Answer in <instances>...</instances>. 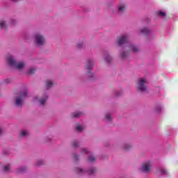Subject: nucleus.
<instances>
[{
    "mask_svg": "<svg viewBox=\"0 0 178 178\" xmlns=\"http://www.w3.org/2000/svg\"><path fill=\"white\" fill-rule=\"evenodd\" d=\"M6 60L9 66L13 67L14 69L22 70V69L24 67V63L23 62H17L12 55H8L6 58Z\"/></svg>",
    "mask_w": 178,
    "mask_h": 178,
    "instance_id": "nucleus-1",
    "label": "nucleus"
},
{
    "mask_svg": "<svg viewBox=\"0 0 178 178\" xmlns=\"http://www.w3.org/2000/svg\"><path fill=\"white\" fill-rule=\"evenodd\" d=\"M27 97V90H24L21 93L18 97L15 99V105L16 106H22L23 105V99Z\"/></svg>",
    "mask_w": 178,
    "mask_h": 178,
    "instance_id": "nucleus-2",
    "label": "nucleus"
},
{
    "mask_svg": "<svg viewBox=\"0 0 178 178\" xmlns=\"http://www.w3.org/2000/svg\"><path fill=\"white\" fill-rule=\"evenodd\" d=\"M147 79L145 78H140L138 82V88L142 92H145L147 91Z\"/></svg>",
    "mask_w": 178,
    "mask_h": 178,
    "instance_id": "nucleus-3",
    "label": "nucleus"
},
{
    "mask_svg": "<svg viewBox=\"0 0 178 178\" xmlns=\"http://www.w3.org/2000/svg\"><path fill=\"white\" fill-rule=\"evenodd\" d=\"M35 42L38 47H41L45 44V38L40 33H36L35 35Z\"/></svg>",
    "mask_w": 178,
    "mask_h": 178,
    "instance_id": "nucleus-4",
    "label": "nucleus"
},
{
    "mask_svg": "<svg viewBox=\"0 0 178 178\" xmlns=\"http://www.w3.org/2000/svg\"><path fill=\"white\" fill-rule=\"evenodd\" d=\"M152 166V163L149 161H147L143 163V165L140 168V170H141V172H144V173H147V172H149V170H151Z\"/></svg>",
    "mask_w": 178,
    "mask_h": 178,
    "instance_id": "nucleus-5",
    "label": "nucleus"
},
{
    "mask_svg": "<svg viewBox=\"0 0 178 178\" xmlns=\"http://www.w3.org/2000/svg\"><path fill=\"white\" fill-rule=\"evenodd\" d=\"M76 172L79 175H84V173H87V175H93V173L95 172V168H90L88 170H85L81 168H77Z\"/></svg>",
    "mask_w": 178,
    "mask_h": 178,
    "instance_id": "nucleus-6",
    "label": "nucleus"
},
{
    "mask_svg": "<svg viewBox=\"0 0 178 178\" xmlns=\"http://www.w3.org/2000/svg\"><path fill=\"white\" fill-rule=\"evenodd\" d=\"M129 41V35L127 34L122 35L118 40V45H123L124 44H126Z\"/></svg>",
    "mask_w": 178,
    "mask_h": 178,
    "instance_id": "nucleus-7",
    "label": "nucleus"
},
{
    "mask_svg": "<svg viewBox=\"0 0 178 178\" xmlns=\"http://www.w3.org/2000/svg\"><path fill=\"white\" fill-rule=\"evenodd\" d=\"M158 173H160V175H161L162 176H168V175H169V173L168 172V170H166V169L161 168L159 170H157Z\"/></svg>",
    "mask_w": 178,
    "mask_h": 178,
    "instance_id": "nucleus-8",
    "label": "nucleus"
},
{
    "mask_svg": "<svg viewBox=\"0 0 178 178\" xmlns=\"http://www.w3.org/2000/svg\"><path fill=\"white\" fill-rule=\"evenodd\" d=\"M104 59L107 63H111V60H112V57L109 56L108 53L104 54Z\"/></svg>",
    "mask_w": 178,
    "mask_h": 178,
    "instance_id": "nucleus-9",
    "label": "nucleus"
},
{
    "mask_svg": "<svg viewBox=\"0 0 178 178\" xmlns=\"http://www.w3.org/2000/svg\"><path fill=\"white\" fill-rule=\"evenodd\" d=\"M47 99H48V95H44L42 98L39 100V103L40 105H44V104L47 102Z\"/></svg>",
    "mask_w": 178,
    "mask_h": 178,
    "instance_id": "nucleus-10",
    "label": "nucleus"
},
{
    "mask_svg": "<svg viewBox=\"0 0 178 178\" xmlns=\"http://www.w3.org/2000/svg\"><path fill=\"white\" fill-rule=\"evenodd\" d=\"M127 47L132 49L133 52H138V47H136L134 44H128Z\"/></svg>",
    "mask_w": 178,
    "mask_h": 178,
    "instance_id": "nucleus-11",
    "label": "nucleus"
},
{
    "mask_svg": "<svg viewBox=\"0 0 178 178\" xmlns=\"http://www.w3.org/2000/svg\"><path fill=\"white\" fill-rule=\"evenodd\" d=\"M86 69L87 70H91L92 69V60H88L86 65Z\"/></svg>",
    "mask_w": 178,
    "mask_h": 178,
    "instance_id": "nucleus-12",
    "label": "nucleus"
},
{
    "mask_svg": "<svg viewBox=\"0 0 178 178\" xmlns=\"http://www.w3.org/2000/svg\"><path fill=\"white\" fill-rule=\"evenodd\" d=\"M52 86H54V83L52 82V81H51V80L46 81L47 90H49V88H51V87H52Z\"/></svg>",
    "mask_w": 178,
    "mask_h": 178,
    "instance_id": "nucleus-13",
    "label": "nucleus"
},
{
    "mask_svg": "<svg viewBox=\"0 0 178 178\" xmlns=\"http://www.w3.org/2000/svg\"><path fill=\"white\" fill-rule=\"evenodd\" d=\"M124 9H126V6H124V4H121L118 6L119 13H122V12H124Z\"/></svg>",
    "mask_w": 178,
    "mask_h": 178,
    "instance_id": "nucleus-14",
    "label": "nucleus"
},
{
    "mask_svg": "<svg viewBox=\"0 0 178 178\" xmlns=\"http://www.w3.org/2000/svg\"><path fill=\"white\" fill-rule=\"evenodd\" d=\"M26 170H27V168L24 166H22L17 170V173H24Z\"/></svg>",
    "mask_w": 178,
    "mask_h": 178,
    "instance_id": "nucleus-15",
    "label": "nucleus"
},
{
    "mask_svg": "<svg viewBox=\"0 0 178 178\" xmlns=\"http://www.w3.org/2000/svg\"><path fill=\"white\" fill-rule=\"evenodd\" d=\"M81 115H83V113L76 111L75 113H72V118H80V116H81Z\"/></svg>",
    "mask_w": 178,
    "mask_h": 178,
    "instance_id": "nucleus-16",
    "label": "nucleus"
},
{
    "mask_svg": "<svg viewBox=\"0 0 178 178\" xmlns=\"http://www.w3.org/2000/svg\"><path fill=\"white\" fill-rule=\"evenodd\" d=\"M163 109V106H161V105H158L156 106L155 108V111L157 113H160V112H162Z\"/></svg>",
    "mask_w": 178,
    "mask_h": 178,
    "instance_id": "nucleus-17",
    "label": "nucleus"
},
{
    "mask_svg": "<svg viewBox=\"0 0 178 178\" xmlns=\"http://www.w3.org/2000/svg\"><path fill=\"white\" fill-rule=\"evenodd\" d=\"M105 122H111L112 120V118L111 117V114L106 113L104 118Z\"/></svg>",
    "mask_w": 178,
    "mask_h": 178,
    "instance_id": "nucleus-18",
    "label": "nucleus"
},
{
    "mask_svg": "<svg viewBox=\"0 0 178 178\" xmlns=\"http://www.w3.org/2000/svg\"><path fill=\"white\" fill-rule=\"evenodd\" d=\"M35 70H37V69L32 67V68H29L27 71V74H33V73H35Z\"/></svg>",
    "mask_w": 178,
    "mask_h": 178,
    "instance_id": "nucleus-19",
    "label": "nucleus"
},
{
    "mask_svg": "<svg viewBox=\"0 0 178 178\" xmlns=\"http://www.w3.org/2000/svg\"><path fill=\"white\" fill-rule=\"evenodd\" d=\"M3 172H5L6 173H8V172H9V171L10 170V165H5V166L3 168Z\"/></svg>",
    "mask_w": 178,
    "mask_h": 178,
    "instance_id": "nucleus-20",
    "label": "nucleus"
},
{
    "mask_svg": "<svg viewBox=\"0 0 178 178\" xmlns=\"http://www.w3.org/2000/svg\"><path fill=\"white\" fill-rule=\"evenodd\" d=\"M75 130L80 133L82 130H84V127H81V125L78 124L75 127Z\"/></svg>",
    "mask_w": 178,
    "mask_h": 178,
    "instance_id": "nucleus-21",
    "label": "nucleus"
},
{
    "mask_svg": "<svg viewBox=\"0 0 178 178\" xmlns=\"http://www.w3.org/2000/svg\"><path fill=\"white\" fill-rule=\"evenodd\" d=\"M140 33H142V34H149V29L144 28L140 31Z\"/></svg>",
    "mask_w": 178,
    "mask_h": 178,
    "instance_id": "nucleus-22",
    "label": "nucleus"
},
{
    "mask_svg": "<svg viewBox=\"0 0 178 178\" xmlns=\"http://www.w3.org/2000/svg\"><path fill=\"white\" fill-rule=\"evenodd\" d=\"M0 27L1 29H5L6 27V24L5 23L4 21H3V20L0 21Z\"/></svg>",
    "mask_w": 178,
    "mask_h": 178,
    "instance_id": "nucleus-23",
    "label": "nucleus"
},
{
    "mask_svg": "<svg viewBox=\"0 0 178 178\" xmlns=\"http://www.w3.org/2000/svg\"><path fill=\"white\" fill-rule=\"evenodd\" d=\"M29 134V133L27 132V131H25V130H22L20 133V135L22 136V137H26L27 135Z\"/></svg>",
    "mask_w": 178,
    "mask_h": 178,
    "instance_id": "nucleus-24",
    "label": "nucleus"
},
{
    "mask_svg": "<svg viewBox=\"0 0 178 178\" xmlns=\"http://www.w3.org/2000/svg\"><path fill=\"white\" fill-rule=\"evenodd\" d=\"M120 56L122 59H125L127 57V52L121 53Z\"/></svg>",
    "mask_w": 178,
    "mask_h": 178,
    "instance_id": "nucleus-25",
    "label": "nucleus"
},
{
    "mask_svg": "<svg viewBox=\"0 0 178 178\" xmlns=\"http://www.w3.org/2000/svg\"><path fill=\"white\" fill-rule=\"evenodd\" d=\"M89 162H94L95 161V158L92 156V155H90L88 157Z\"/></svg>",
    "mask_w": 178,
    "mask_h": 178,
    "instance_id": "nucleus-26",
    "label": "nucleus"
},
{
    "mask_svg": "<svg viewBox=\"0 0 178 178\" xmlns=\"http://www.w3.org/2000/svg\"><path fill=\"white\" fill-rule=\"evenodd\" d=\"M158 16H159L160 17H163L165 16V13L162 12V11H159L157 13Z\"/></svg>",
    "mask_w": 178,
    "mask_h": 178,
    "instance_id": "nucleus-27",
    "label": "nucleus"
},
{
    "mask_svg": "<svg viewBox=\"0 0 178 178\" xmlns=\"http://www.w3.org/2000/svg\"><path fill=\"white\" fill-rule=\"evenodd\" d=\"M40 165H44V161L42 160H39L37 163H36V165L37 166H40Z\"/></svg>",
    "mask_w": 178,
    "mask_h": 178,
    "instance_id": "nucleus-28",
    "label": "nucleus"
},
{
    "mask_svg": "<svg viewBox=\"0 0 178 178\" xmlns=\"http://www.w3.org/2000/svg\"><path fill=\"white\" fill-rule=\"evenodd\" d=\"M72 145H73V147H74L75 148H76V147H79V142H77V141H74V142L72 143Z\"/></svg>",
    "mask_w": 178,
    "mask_h": 178,
    "instance_id": "nucleus-29",
    "label": "nucleus"
},
{
    "mask_svg": "<svg viewBox=\"0 0 178 178\" xmlns=\"http://www.w3.org/2000/svg\"><path fill=\"white\" fill-rule=\"evenodd\" d=\"M131 147V145L127 144V145H124V149H129V148H130Z\"/></svg>",
    "mask_w": 178,
    "mask_h": 178,
    "instance_id": "nucleus-30",
    "label": "nucleus"
},
{
    "mask_svg": "<svg viewBox=\"0 0 178 178\" xmlns=\"http://www.w3.org/2000/svg\"><path fill=\"white\" fill-rule=\"evenodd\" d=\"M82 152L83 154H88L89 152H88V149L83 148V149H82Z\"/></svg>",
    "mask_w": 178,
    "mask_h": 178,
    "instance_id": "nucleus-31",
    "label": "nucleus"
},
{
    "mask_svg": "<svg viewBox=\"0 0 178 178\" xmlns=\"http://www.w3.org/2000/svg\"><path fill=\"white\" fill-rule=\"evenodd\" d=\"M76 47H77L78 49L81 48L83 47V43H78Z\"/></svg>",
    "mask_w": 178,
    "mask_h": 178,
    "instance_id": "nucleus-32",
    "label": "nucleus"
},
{
    "mask_svg": "<svg viewBox=\"0 0 178 178\" xmlns=\"http://www.w3.org/2000/svg\"><path fill=\"white\" fill-rule=\"evenodd\" d=\"M121 95H122V91L116 92H115L116 97H120Z\"/></svg>",
    "mask_w": 178,
    "mask_h": 178,
    "instance_id": "nucleus-33",
    "label": "nucleus"
},
{
    "mask_svg": "<svg viewBox=\"0 0 178 178\" xmlns=\"http://www.w3.org/2000/svg\"><path fill=\"white\" fill-rule=\"evenodd\" d=\"M15 23H16V21L15 19H12L11 20V25L13 26V24H15Z\"/></svg>",
    "mask_w": 178,
    "mask_h": 178,
    "instance_id": "nucleus-34",
    "label": "nucleus"
},
{
    "mask_svg": "<svg viewBox=\"0 0 178 178\" xmlns=\"http://www.w3.org/2000/svg\"><path fill=\"white\" fill-rule=\"evenodd\" d=\"M88 76H89V77H92V74L91 72H89V73H88Z\"/></svg>",
    "mask_w": 178,
    "mask_h": 178,
    "instance_id": "nucleus-35",
    "label": "nucleus"
},
{
    "mask_svg": "<svg viewBox=\"0 0 178 178\" xmlns=\"http://www.w3.org/2000/svg\"><path fill=\"white\" fill-rule=\"evenodd\" d=\"M2 134V128H0V136Z\"/></svg>",
    "mask_w": 178,
    "mask_h": 178,
    "instance_id": "nucleus-36",
    "label": "nucleus"
},
{
    "mask_svg": "<svg viewBox=\"0 0 178 178\" xmlns=\"http://www.w3.org/2000/svg\"><path fill=\"white\" fill-rule=\"evenodd\" d=\"M74 159H76V161H77V159H77V156H76V155L74 156Z\"/></svg>",
    "mask_w": 178,
    "mask_h": 178,
    "instance_id": "nucleus-37",
    "label": "nucleus"
},
{
    "mask_svg": "<svg viewBox=\"0 0 178 178\" xmlns=\"http://www.w3.org/2000/svg\"><path fill=\"white\" fill-rule=\"evenodd\" d=\"M38 99V97H35V101H36Z\"/></svg>",
    "mask_w": 178,
    "mask_h": 178,
    "instance_id": "nucleus-38",
    "label": "nucleus"
},
{
    "mask_svg": "<svg viewBox=\"0 0 178 178\" xmlns=\"http://www.w3.org/2000/svg\"><path fill=\"white\" fill-rule=\"evenodd\" d=\"M12 1H14V2H16V1H17V0H12Z\"/></svg>",
    "mask_w": 178,
    "mask_h": 178,
    "instance_id": "nucleus-39",
    "label": "nucleus"
}]
</instances>
